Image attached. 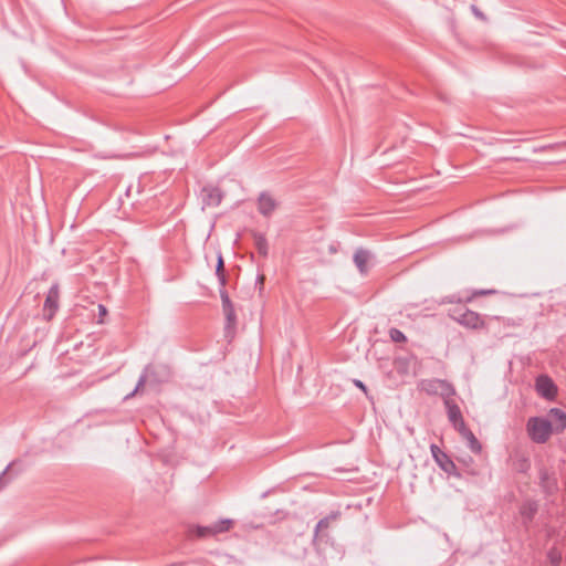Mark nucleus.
Instances as JSON below:
<instances>
[{
	"mask_svg": "<svg viewBox=\"0 0 566 566\" xmlns=\"http://www.w3.org/2000/svg\"><path fill=\"white\" fill-rule=\"evenodd\" d=\"M526 430L532 441L545 443L553 433V423L542 417H532L526 423Z\"/></svg>",
	"mask_w": 566,
	"mask_h": 566,
	"instance_id": "obj_1",
	"label": "nucleus"
},
{
	"mask_svg": "<svg viewBox=\"0 0 566 566\" xmlns=\"http://www.w3.org/2000/svg\"><path fill=\"white\" fill-rule=\"evenodd\" d=\"M449 316L467 328L481 329L485 326V323L479 313L464 306H458L449 310Z\"/></svg>",
	"mask_w": 566,
	"mask_h": 566,
	"instance_id": "obj_2",
	"label": "nucleus"
},
{
	"mask_svg": "<svg viewBox=\"0 0 566 566\" xmlns=\"http://www.w3.org/2000/svg\"><path fill=\"white\" fill-rule=\"evenodd\" d=\"M170 376V370L167 365L155 366L148 364L144 367L139 377L145 378V385H158L166 381Z\"/></svg>",
	"mask_w": 566,
	"mask_h": 566,
	"instance_id": "obj_3",
	"label": "nucleus"
},
{
	"mask_svg": "<svg viewBox=\"0 0 566 566\" xmlns=\"http://www.w3.org/2000/svg\"><path fill=\"white\" fill-rule=\"evenodd\" d=\"M430 451L433 460L436 461L437 465L447 474L459 476V472L457 469L455 463L453 460L444 452L442 451L437 444L432 443L430 446Z\"/></svg>",
	"mask_w": 566,
	"mask_h": 566,
	"instance_id": "obj_4",
	"label": "nucleus"
},
{
	"mask_svg": "<svg viewBox=\"0 0 566 566\" xmlns=\"http://www.w3.org/2000/svg\"><path fill=\"white\" fill-rule=\"evenodd\" d=\"M535 388L537 394L547 399L553 400L557 395V387L551 377L546 375H539L535 381Z\"/></svg>",
	"mask_w": 566,
	"mask_h": 566,
	"instance_id": "obj_5",
	"label": "nucleus"
},
{
	"mask_svg": "<svg viewBox=\"0 0 566 566\" xmlns=\"http://www.w3.org/2000/svg\"><path fill=\"white\" fill-rule=\"evenodd\" d=\"M339 516H340V513L338 511H333L327 516L321 518L317 522V524L314 528V535H313L314 544L328 537V534L325 533V531L329 527L331 523L337 521L339 518Z\"/></svg>",
	"mask_w": 566,
	"mask_h": 566,
	"instance_id": "obj_6",
	"label": "nucleus"
},
{
	"mask_svg": "<svg viewBox=\"0 0 566 566\" xmlns=\"http://www.w3.org/2000/svg\"><path fill=\"white\" fill-rule=\"evenodd\" d=\"M223 193L220 188L214 186H205L200 191V198L203 207H217L222 200Z\"/></svg>",
	"mask_w": 566,
	"mask_h": 566,
	"instance_id": "obj_7",
	"label": "nucleus"
},
{
	"mask_svg": "<svg viewBox=\"0 0 566 566\" xmlns=\"http://www.w3.org/2000/svg\"><path fill=\"white\" fill-rule=\"evenodd\" d=\"M444 408L447 410V416L453 428L459 431L460 429H464L465 422L461 412L460 407L457 401H446Z\"/></svg>",
	"mask_w": 566,
	"mask_h": 566,
	"instance_id": "obj_8",
	"label": "nucleus"
},
{
	"mask_svg": "<svg viewBox=\"0 0 566 566\" xmlns=\"http://www.w3.org/2000/svg\"><path fill=\"white\" fill-rule=\"evenodd\" d=\"M512 469L518 473H527L531 469L530 457L522 451H514L511 454Z\"/></svg>",
	"mask_w": 566,
	"mask_h": 566,
	"instance_id": "obj_9",
	"label": "nucleus"
},
{
	"mask_svg": "<svg viewBox=\"0 0 566 566\" xmlns=\"http://www.w3.org/2000/svg\"><path fill=\"white\" fill-rule=\"evenodd\" d=\"M59 285L53 284L44 301V312H49L48 318H52L59 307Z\"/></svg>",
	"mask_w": 566,
	"mask_h": 566,
	"instance_id": "obj_10",
	"label": "nucleus"
},
{
	"mask_svg": "<svg viewBox=\"0 0 566 566\" xmlns=\"http://www.w3.org/2000/svg\"><path fill=\"white\" fill-rule=\"evenodd\" d=\"M275 199L266 192H261L258 199V210L264 217H270L276 209Z\"/></svg>",
	"mask_w": 566,
	"mask_h": 566,
	"instance_id": "obj_11",
	"label": "nucleus"
},
{
	"mask_svg": "<svg viewBox=\"0 0 566 566\" xmlns=\"http://www.w3.org/2000/svg\"><path fill=\"white\" fill-rule=\"evenodd\" d=\"M538 511V503L533 500L524 502L520 507V514L523 520V524L527 527L528 524L534 520Z\"/></svg>",
	"mask_w": 566,
	"mask_h": 566,
	"instance_id": "obj_12",
	"label": "nucleus"
},
{
	"mask_svg": "<svg viewBox=\"0 0 566 566\" xmlns=\"http://www.w3.org/2000/svg\"><path fill=\"white\" fill-rule=\"evenodd\" d=\"M370 258H371L370 252L363 248L357 249L356 252L354 253L353 261L360 274L365 275L368 273L367 264H368Z\"/></svg>",
	"mask_w": 566,
	"mask_h": 566,
	"instance_id": "obj_13",
	"label": "nucleus"
},
{
	"mask_svg": "<svg viewBox=\"0 0 566 566\" xmlns=\"http://www.w3.org/2000/svg\"><path fill=\"white\" fill-rule=\"evenodd\" d=\"M551 422L553 423V431L560 433L566 429V413L559 408H552L549 410Z\"/></svg>",
	"mask_w": 566,
	"mask_h": 566,
	"instance_id": "obj_14",
	"label": "nucleus"
},
{
	"mask_svg": "<svg viewBox=\"0 0 566 566\" xmlns=\"http://www.w3.org/2000/svg\"><path fill=\"white\" fill-rule=\"evenodd\" d=\"M538 478L539 485L546 494H552L557 490V480L546 469L539 470Z\"/></svg>",
	"mask_w": 566,
	"mask_h": 566,
	"instance_id": "obj_15",
	"label": "nucleus"
},
{
	"mask_svg": "<svg viewBox=\"0 0 566 566\" xmlns=\"http://www.w3.org/2000/svg\"><path fill=\"white\" fill-rule=\"evenodd\" d=\"M458 432L468 441V446L473 453L478 454L481 452L482 444L467 426H464V429H460Z\"/></svg>",
	"mask_w": 566,
	"mask_h": 566,
	"instance_id": "obj_16",
	"label": "nucleus"
},
{
	"mask_svg": "<svg viewBox=\"0 0 566 566\" xmlns=\"http://www.w3.org/2000/svg\"><path fill=\"white\" fill-rule=\"evenodd\" d=\"M437 384H438V386H440L439 395L443 399V405L446 403V401H455L454 397L457 395V391H455L454 386L451 382H449L446 379H442V382H437Z\"/></svg>",
	"mask_w": 566,
	"mask_h": 566,
	"instance_id": "obj_17",
	"label": "nucleus"
},
{
	"mask_svg": "<svg viewBox=\"0 0 566 566\" xmlns=\"http://www.w3.org/2000/svg\"><path fill=\"white\" fill-rule=\"evenodd\" d=\"M222 311H223V314L226 316V321H227V324H226V328H232L235 326L237 324V315H235V311H234V306L232 304V302H228L226 304L222 305Z\"/></svg>",
	"mask_w": 566,
	"mask_h": 566,
	"instance_id": "obj_18",
	"label": "nucleus"
},
{
	"mask_svg": "<svg viewBox=\"0 0 566 566\" xmlns=\"http://www.w3.org/2000/svg\"><path fill=\"white\" fill-rule=\"evenodd\" d=\"M253 238H254V245H255L259 254L264 258L268 256L269 244H268V240H266L265 235L263 233L255 232L253 234Z\"/></svg>",
	"mask_w": 566,
	"mask_h": 566,
	"instance_id": "obj_19",
	"label": "nucleus"
},
{
	"mask_svg": "<svg viewBox=\"0 0 566 566\" xmlns=\"http://www.w3.org/2000/svg\"><path fill=\"white\" fill-rule=\"evenodd\" d=\"M216 275L218 277V282L220 286L227 285L226 270H224V261L222 254L219 252L216 264Z\"/></svg>",
	"mask_w": 566,
	"mask_h": 566,
	"instance_id": "obj_20",
	"label": "nucleus"
},
{
	"mask_svg": "<svg viewBox=\"0 0 566 566\" xmlns=\"http://www.w3.org/2000/svg\"><path fill=\"white\" fill-rule=\"evenodd\" d=\"M233 525V521L230 518H223L212 524V533L220 534L228 532Z\"/></svg>",
	"mask_w": 566,
	"mask_h": 566,
	"instance_id": "obj_21",
	"label": "nucleus"
},
{
	"mask_svg": "<svg viewBox=\"0 0 566 566\" xmlns=\"http://www.w3.org/2000/svg\"><path fill=\"white\" fill-rule=\"evenodd\" d=\"M436 382H442V379H430L421 382V388L429 395H438L440 386Z\"/></svg>",
	"mask_w": 566,
	"mask_h": 566,
	"instance_id": "obj_22",
	"label": "nucleus"
},
{
	"mask_svg": "<svg viewBox=\"0 0 566 566\" xmlns=\"http://www.w3.org/2000/svg\"><path fill=\"white\" fill-rule=\"evenodd\" d=\"M547 559L551 566H558L562 562V553L553 547L547 552Z\"/></svg>",
	"mask_w": 566,
	"mask_h": 566,
	"instance_id": "obj_23",
	"label": "nucleus"
},
{
	"mask_svg": "<svg viewBox=\"0 0 566 566\" xmlns=\"http://www.w3.org/2000/svg\"><path fill=\"white\" fill-rule=\"evenodd\" d=\"M495 290H474L470 294L465 295L464 302L470 303L473 298L478 296H485V295H492L495 294Z\"/></svg>",
	"mask_w": 566,
	"mask_h": 566,
	"instance_id": "obj_24",
	"label": "nucleus"
},
{
	"mask_svg": "<svg viewBox=\"0 0 566 566\" xmlns=\"http://www.w3.org/2000/svg\"><path fill=\"white\" fill-rule=\"evenodd\" d=\"M144 387H145V378L139 377L134 390L132 392H129L128 395H126L124 400H129L133 397H135L136 395L143 392Z\"/></svg>",
	"mask_w": 566,
	"mask_h": 566,
	"instance_id": "obj_25",
	"label": "nucleus"
},
{
	"mask_svg": "<svg viewBox=\"0 0 566 566\" xmlns=\"http://www.w3.org/2000/svg\"><path fill=\"white\" fill-rule=\"evenodd\" d=\"M389 336L395 343H402L407 340L406 335L400 329L395 327L389 329Z\"/></svg>",
	"mask_w": 566,
	"mask_h": 566,
	"instance_id": "obj_26",
	"label": "nucleus"
},
{
	"mask_svg": "<svg viewBox=\"0 0 566 566\" xmlns=\"http://www.w3.org/2000/svg\"><path fill=\"white\" fill-rule=\"evenodd\" d=\"M465 296H460L459 294H451L443 297L442 303L448 304H461L464 302Z\"/></svg>",
	"mask_w": 566,
	"mask_h": 566,
	"instance_id": "obj_27",
	"label": "nucleus"
},
{
	"mask_svg": "<svg viewBox=\"0 0 566 566\" xmlns=\"http://www.w3.org/2000/svg\"><path fill=\"white\" fill-rule=\"evenodd\" d=\"M196 534H197L198 537H207V536L214 535V533H212V525H210V526H198L197 531H196Z\"/></svg>",
	"mask_w": 566,
	"mask_h": 566,
	"instance_id": "obj_28",
	"label": "nucleus"
},
{
	"mask_svg": "<svg viewBox=\"0 0 566 566\" xmlns=\"http://www.w3.org/2000/svg\"><path fill=\"white\" fill-rule=\"evenodd\" d=\"M219 293H220V298H221L222 305L231 301L230 296L226 290V286H220Z\"/></svg>",
	"mask_w": 566,
	"mask_h": 566,
	"instance_id": "obj_29",
	"label": "nucleus"
},
{
	"mask_svg": "<svg viewBox=\"0 0 566 566\" xmlns=\"http://www.w3.org/2000/svg\"><path fill=\"white\" fill-rule=\"evenodd\" d=\"M219 293H220V298H221L222 305L231 301L230 296L226 290V286H220Z\"/></svg>",
	"mask_w": 566,
	"mask_h": 566,
	"instance_id": "obj_30",
	"label": "nucleus"
},
{
	"mask_svg": "<svg viewBox=\"0 0 566 566\" xmlns=\"http://www.w3.org/2000/svg\"><path fill=\"white\" fill-rule=\"evenodd\" d=\"M471 11H472V13H473L478 19H480V20H482V21H485V20H486V18H485V15L483 14V12H482V11H481V10H480L475 4H472V6H471Z\"/></svg>",
	"mask_w": 566,
	"mask_h": 566,
	"instance_id": "obj_31",
	"label": "nucleus"
},
{
	"mask_svg": "<svg viewBox=\"0 0 566 566\" xmlns=\"http://www.w3.org/2000/svg\"><path fill=\"white\" fill-rule=\"evenodd\" d=\"M107 314V308L102 305V304H98V315H99V319H98V323H103V317Z\"/></svg>",
	"mask_w": 566,
	"mask_h": 566,
	"instance_id": "obj_32",
	"label": "nucleus"
},
{
	"mask_svg": "<svg viewBox=\"0 0 566 566\" xmlns=\"http://www.w3.org/2000/svg\"><path fill=\"white\" fill-rule=\"evenodd\" d=\"M353 382H354V385H355L357 388H359L360 390H363V391L367 395V387H366V385H365L361 380H359V379H354V380H353Z\"/></svg>",
	"mask_w": 566,
	"mask_h": 566,
	"instance_id": "obj_33",
	"label": "nucleus"
}]
</instances>
